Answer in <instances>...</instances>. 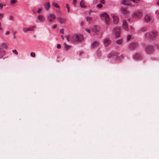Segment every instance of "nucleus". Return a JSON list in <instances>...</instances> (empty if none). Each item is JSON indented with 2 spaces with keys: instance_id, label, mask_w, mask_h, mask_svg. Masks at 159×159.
Segmentation results:
<instances>
[{
  "instance_id": "obj_4",
  "label": "nucleus",
  "mask_w": 159,
  "mask_h": 159,
  "mask_svg": "<svg viewBox=\"0 0 159 159\" xmlns=\"http://www.w3.org/2000/svg\"><path fill=\"white\" fill-rule=\"evenodd\" d=\"M45 19L44 17L42 15H39L37 18V19L36 21L37 22H43Z\"/></svg>"
},
{
  "instance_id": "obj_29",
  "label": "nucleus",
  "mask_w": 159,
  "mask_h": 159,
  "mask_svg": "<svg viewBox=\"0 0 159 159\" xmlns=\"http://www.w3.org/2000/svg\"><path fill=\"white\" fill-rule=\"evenodd\" d=\"M131 1L133 2H134L137 3H139L140 0H130Z\"/></svg>"
},
{
  "instance_id": "obj_53",
  "label": "nucleus",
  "mask_w": 159,
  "mask_h": 159,
  "mask_svg": "<svg viewBox=\"0 0 159 159\" xmlns=\"http://www.w3.org/2000/svg\"><path fill=\"white\" fill-rule=\"evenodd\" d=\"M98 56H100L101 55V53L99 52H98Z\"/></svg>"
},
{
  "instance_id": "obj_44",
  "label": "nucleus",
  "mask_w": 159,
  "mask_h": 159,
  "mask_svg": "<svg viewBox=\"0 0 159 159\" xmlns=\"http://www.w3.org/2000/svg\"><path fill=\"white\" fill-rule=\"evenodd\" d=\"M57 48L58 49H60L61 48V45L60 44H58L57 45Z\"/></svg>"
},
{
  "instance_id": "obj_33",
  "label": "nucleus",
  "mask_w": 159,
  "mask_h": 159,
  "mask_svg": "<svg viewBox=\"0 0 159 159\" xmlns=\"http://www.w3.org/2000/svg\"><path fill=\"white\" fill-rule=\"evenodd\" d=\"M23 30L25 33H26L27 31H28V29L26 28H23Z\"/></svg>"
},
{
  "instance_id": "obj_26",
  "label": "nucleus",
  "mask_w": 159,
  "mask_h": 159,
  "mask_svg": "<svg viewBox=\"0 0 159 159\" xmlns=\"http://www.w3.org/2000/svg\"><path fill=\"white\" fill-rule=\"evenodd\" d=\"M52 5L53 6H54L57 8H59L60 7L59 6V5L56 3L54 2L52 3Z\"/></svg>"
},
{
  "instance_id": "obj_35",
  "label": "nucleus",
  "mask_w": 159,
  "mask_h": 159,
  "mask_svg": "<svg viewBox=\"0 0 159 159\" xmlns=\"http://www.w3.org/2000/svg\"><path fill=\"white\" fill-rule=\"evenodd\" d=\"M97 6L98 8H101L102 7V5L101 4H99L97 5Z\"/></svg>"
},
{
  "instance_id": "obj_30",
  "label": "nucleus",
  "mask_w": 159,
  "mask_h": 159,
  "mask_svg": "<svg viewBox=\"0 0 159 159\" xmlns=\"http://www.w3.org/2000/svg\"><path fill=\"white\" fill-rule=\"evenodd\" d=\"M17 2V0H11V4H13Z\"/></svg>"
},
{
  "instance_id": "obj_19",
  "label": "nucleus",
  "mask_w": 159,
  "mask_h": 159,
  "mask_svg": "<svg viewBox=\"0 0 159 159\" xmlns=\"http://www.w3.org/2000/svg\"><path fill=\"white\" fill-rule=\"evenodd\" d=\"M64 48L66 51L68 50L71 48V46L67 45L65 43L63 44Z\"/></svg>"
},
{
  "instance_id": "obj_1",
  "label": "nucleus",
  "mask_w": 159,
  "mask_h": 159,
  "mask_svg": "<svg viewBox=\"0 0 159 159\" xmlns=\"http://www.w3.org/2000/svg\"><path fill=\"white\" fill-rule=\"evenodd\" d=\"M101 18L102 20H105L107 24H108L110 23V19L108 15L106 13H103L101 15Z\"/></svg>"
},
{
  "instance_id": "obj_16",
  "label": "nucleus",
  "mask_w": 159,
  "mask_h": 159,
  "mask_svg": "<svg viewBox=\"0 0 159 159\" xmlns=\"http://www.w3.org/2000/svg\"><path fill=\"white\" fill-rule=\"evenodd\" d=\"M112 16L113 18L114 23L115 24H117L119 21L118 17L114 15H113Z\"/></svg>"
},
{
  "instance_id": "obj_17",
  "label": "nucleus",
  "mask_w": 159,
  "mask_h": 159,
  "mask_svg": "<svg viewBox=\"0 0 159 159\" xmlns=\"http://www.w3.org/2000/svg\"><path fill=\"white\" fill-rule=\"evenodd\" d=\"M44 7L47 11H48L50 7V3L49 2H46L44 4Z\"/></svg>"
},
{
  "instance_id": "obj_61",
  "label": "nucleus",
  "mask_w": 159,
  "mask_h": 159,
  "mask_svg": "<svg viewBox=\"0 0 159 159\" xmlns=\"http://www.w3.org/2000/svg\"><path fill=\"white\" fill-rule=\"evenodd\" d=\"M1 23L0 22V26H1Z\"/></svg>"
},
{
  "instance_id": "obj_52",
  "label": "nucleus",
  "mask_w": 159,
  "mask_h": 159,
  "mask_svg": "<svg viewBox=\"0 0 159 159\" xmlns=\"http://www.w3.org/2000/svg\"><path fill=\"white\" fill-rule=\"evenodd\" d=\"M80 24L81 26H83L84 25V22L82 21L81 22Z\"/></svg>"
},
{
  "instance_id": "obj_37",
  "label": "nucleus",
  "mask_w": 159,
  "mask_h": 159,
  "mask_svg": "<svg viewBox=\"0 0 159 159\" xmlns=\"http://www.w3.org/2000/svg\"><path fill=\"white\" fill-rule=\"evenodd\" d=\"M77 2V0H73V4H74V6H75Z\"/></svg>"
},
{
  "instance_id": "obj_22",
  "label": "nucleus",
  "mask_w": 159,
  "mask_h": 159,
  "mask_svg": "<svg viewBox=\"0 0 159 159\" xmlns=\"http://www.w3.org/2000/svg\"><path fill=\"white\" fill-rule=\"evenodd\" d=\"M80 6L82 8H84L86 7V6L84 4V1L83 0L80 2Z\"/></svg>"
},
{
  "instance_id": "obj_6",
  "label": "nucleus",
  "mask_w": 159,
  "mask_h": 159,
  "mask_svg": "<svg viewBox=\"0 0 159 159\" xmlns=\"http://www.w3.org/2000/svg\"><path fill=\"white\" fill-rule=\"evenodd\" d=\"M121 13L125 16H127L129 14V11L125 7H121L120 8Z\"/></svg>"
},
{
  "instance_id": "obj_55",
  "label": "nucleus",
  "mask_w": 159,
  "mask_h": 159,
  "mask_svg": "<svg viewBox=\"0 0 159 159\" xmlns=\"http://www.w3.org/2000/svg\"><path fill=\"white\" fill-rule=\"evenodd\" d=\"M157 4L158 5H159V0L157 2Z\"/></svg>"
},
{
  "instance_id": "obj_18",
  "label": "nucleus",
  "mask_w": 159,
  "mask_h": 159,
  "mask_svg": "<svg viewBox=\"0 0 159 159\" xmlns=\"http://www.w3.org/2000/svg\"><path fill=\"white\" fill-rule=\"evenodd\" d=\"M57 20L61 24H64L66 21V19L63 18H57Z\"/></svg>"
},
{
  "instance_id": "obj_8",
  "label": "nucleus",
  "mask_w": 159,
  "mask_h": 159,
  "mask_svg": "<svg viewBox=\"0 0 159 159\" xmlns=\"http://www.w3.org/2000/svg\"><path fill=\"white\" fill-rule=\"evenodd\" d=\"M152 34L149 35V34H147V36H148L149 38L153 39L157 35V32L156 30H153L152 31Z\"/></svg>"
},
{
  "instance_id": "obj_49",
  "label": "nucleus",
  "mask_w": 159,
  "mask_h": 159,
  "mask_svg": "<svg viewBox=\"0 0 159 159\" xmlns=\"http://www.w3.org/2000/svg\"><path fill=\"white\" fill-rule=\"evenodd\" d=\"M66 7L67 9H69V7L68 5L67 4H66Z\"/></svg>"
},
{
  "instance_id": "obj_11",
  "label": "nucleus",
  "mask_w": 159,
  "mask_h": 159,
  "mask_svg": "<svg viewBox=\"0 0 159 159\" xmlns=\"http://www.w3.org/2000/svg\"><path fill=\"white\" fill-rule=\"evenodd\" d=\"M110 40L108 38H106L104 40V44L106 47H107L110 44Z\"/></svg>"
},
{
  "instance_id": "obj_47",
  "label": "nucleus",
  "mask_w": 159,
  "mask_h": 159,
  "mask_svg": "<svg viewBox=\"0 0 159 159\" xmlns=\"http://www.w3.org/2000/svg\"><path fill=\"white\" fill-rule=\"evenodd\" d=\"M60 32L63 34L64 33V30L63 29H61L60 30Z\"/></svg>"
},
{
  "instance_id": "obj_15",
  "label": "nucleus",
  "mask_w": 159,
  "mask_h": 159,
  "mask_svg": "<svg viewBox=\"0 0 159 159\" xmlns=\"http://www.w3.org/2000/svg\"><path fill=\"white\" fill-rule=\"evenodd\" d=\"M99 46V43L95 41L91 44V48H94L98 47Z\"/></svg>"
},
{
  "instance_id": "obj_39",
  "label": "nucleus",
  "mask_w": 159,
  "mask_h": 159,
  "mask_svg": "<svg viewBox=\"0 0 159 159\" xmlns=\"http://www.w3.org/2000/svg\"><path fill=\"white\" fill-rule=\"evenodd\" d=\"M57 27V25L56 24H55L54 25H53L52 27V29H55L56 27Z\"/></svg>"
},
{
  "instance_id": "obj_32",
  "label": "nucleus",
  "mask_w": 159,
  "mask_h": 159,
  "mask_svg": "<svg viewBox=\"0 0 159 159\" xmlns=\"http://www.w3.org/2000/svg\"><path fill=\"white\" fill-rule=\"evenodd\" d=\"M132 37V36H131L130 35H127V40H129Z\"/></svg>"
},
{
  "instance_id": "obj_34",
  "label": "nucleus",
  "mask_w": 159,
  "mask_h": 159,
  "mask_svg": "<svg viewBox=\"0 0 159 159\" xmlns=\"http://www.w3.org/2000/svg\"><path fill=\"white\" fill-rule=\"evenodd\" d=\"M124 57V56L123 55H121L120 56H119L118 57H117V59H120H120H123Z\"/></svg>"
},
{
  "instance_id": "obj_3",
  "label": "nucleus",
  "mask_w": 159,
  "mask_h": 159,
  "mask_svg": "<svg viewBox=\"0 0 159 159\" xmlns=\"http://www.w3.org/2000/svg\"><path fill=\"white\" fill-rule=\"evenodd\" d=\"M145 51L148 53H152L154 51L153 47L151 46H148L145 48Z\"/></svg>"
},
{
  "instance_id": "obj_40",
  "label": "nucleus",
  "mask_w": 159,
  "mask_h": 159,
  "mask_svg": "<svg viewBox=\"0 0 159 159\" xmlns=\"http://www.w3.org/2000/svg\"><path fill=\"white\" fill-rule=\"evenodd\" d=\"M85 30L89 33H90V31L89 29L86 28L85 29Z\"/></svg>"
},
{
  "instance_id": "obj_46",
  "label": "nucleus",
  "mask_w": 159,
  "mask_h": 159,
  "mask_svg": "<svg viewBox=\"0 0 159 159\" xmlns=\"http://www.w3.org/2000/svg\"><path fill=\"white\" fill-rule=\"evenodd\" d=\"M155 13L156 14L159 15V9L157 10L156 11Z\"/></svg>"
},
{
  "instance_id": "obj_27",
  "label": "nucleus",
  "mask_w": 159,
  "mask_h": 159,
  "mask_svg": "<svg viewBox=\"0 0 159 159\" xmlns=\"http://www.w3.org/2000/svg\"><path fill=\"white\" fill-rule=\"evenodd\" d=\"M114 55V53L111 52L108 54L107 57L108 58H110L111 57L113 56Z\"/></svg>"
},
{
  "instance_id": "obj_56",
  "label": "nucleus",
  "mask_w": 159,
  "mask_h": 159,
  "mask_svg": "<svg viewBox=\"0 0 159 159\" xmlns=\"http://www.w3.org/2000/svg\"><path fill=\"white\" fill-rule=\"evenodd\" d=\"M92 12V11H91V10H90L89 11V13L90 14Z\"/></svg>"
},
{
  "instance_id": "obj_7",
  "label": "nucleus",
  "mask_w": 159,
  "mask_h": 159,
  "mask_svg": "<svg viewBox=\"0 0 159 159\" xmlns=\"http://www.w3.org/2000/svg\"><path fill=\"white\" fill-rule=\"evenodd\" d=\"M75 39L77 42H82L84 41V37L82 35L76 34L75 36Z\"/></svg>"
},
{
  "instance_id": "obj_21",
  "label": "nucleus",
  "mask_w": 159,
  "mask_h": 159,
  "mask_svg": "<svg viewBox=\"0 0 159 159\" xmlns=\"http://www.w3.org/2000/svg\"><path fill=\"white\" fill-rule=\"evenodd\" d=\"M36 26H32L27 28L28 29V31H32L34 30V28Z\"/></svg>"
},
{
  "instance_id": "obj_50",
  "label": "nucleus",
  "mask_w": 159,
  "mask_h": 159,
  "mask_svg": "<svg viewBox=\"0 0 159 159\" xmlns=\"http://www.w3.org/2000/svg\"><path fill=\"white\" fill-rule=\"evenodd\" d=\"M70 35H69L67 37V40L68 41H69V36Z\"/></svg>"
},
{
  "instance_id": "obj_14",
  "label": "nucleus",
  "mask_w": 159,
  "mask_h": 159,
  "mask_svg": "<svg viewBox=\"0 0 159 159\" xmlns=\"http://www.w3.org/2000/svg\"><path fill=\"white\" fill-rule=\"evenodd\" d=\"M92 30L94 32H98L100 31V28L98 26L94 25L92 28Z\"/></svg>"
},
{
  "instance_id": "obj_57",
  "label": "nucleus",
  "mask_w": 159,
  "mask_h": 159,
  "mask_svg": "<svg viewBox=\"0 0 159 159\" xmlns=\"http://www.w3.org/2000/svg\"><path fill=\"white\" fill-rule=\"evenodd\" d=\"M61 37L62 38V39H64V37H63V36L62 35V36H61Z\"/></svg>"
},
{
  "instance_id": "obj_23",
  "label": "nucleus",
  "mask_w": 159,
  "mask_h": 159,
  "mask_svg": "<svg viewBox=\"0 0 159 159\" xmlns=\"http://www.w3.org/2000/svg\"><path fill=\"white\" fill-rule=\"evenodd\" d=\"M134 58L137 59H139L141 58V56L139 54L137 53L134 55Z\"/></svg>"
},
{
  "instance_id": "obj_54",
  "label": "nucleus",
  "mask_w": 159,
  "mask_h": 159,
  "mask_svg": "<svg viewBox=\"0 0 159 159\" xmlns=\"http://www.w3.org/2000/svg\"><path fill=\"white\" fill-rule=\"evenodd\" d=\"M67 10H67V12H68V13H69L70 12L69 9H68Z\"/></svg>"
},
{
  "instance_id": "obj_9",
  "label": "nucleus",
  "mask_w": 159,
  "mask_h": 159,
  "mask_svg": "<svg viewBox=\"0 0 159 159\" xmlns=\"http://www.w3.org/2000/svg\"><path fill=\"white\" fill-rule=\"evenodd\" d=\"M121 2L125 6H134V5H132L131 2H129L127 0H122Z\"/></svg>"
},
{
  "instance_id": "obj_58",
  "label": "nucleus",
  "mask_w": 159,
  "mask_h": 159,
  "mask_svg": "<svg viewBox=\"0 0 159 159\" xmlns=\"http://www.w3.org/2000/svg\"><path fill=\"white\" fill-rule=\"evenodd\" d=\"M2 27H0V30H2Z\"/></svg>"
},
{
  "instance_id": "obj_59",
  "label": "nucleus",
  "mask_w": 159,
  "mask_h": 159,
  "mask_svg": "<svg viewBox=\"0 0 159 159\" xmlns=\"http://www.w3.org/2000/svg\"><path fill=\"white\" fill-rule=\"evenodd\" d=\"M127 20H128V21H130V19H127Z\"/></svg>"
},
{
  "instance_id": "obj_60",
  "label": "nucleus",
  "mask_w": 159,
  "mask_h": 159,
  "mask_svg": "<svg viewBox=\"0 0 159 159\" xmlns=\"http://www.w3.org/2000/svg\"><path fill=\"white\" fill-rule=\"evenodd\" d=\"M6 57H5L3 58L4 59H5V58H6Z\"/></svg>"
},
{
  "instance_id": "obj_41",
  "label": "nucleus",
  "mask_w": 159,
  "mask_h": 159,
  "mask_svg": "<svg viewBox=\"0 0 159 159\" xmlns=\"http://www.w3.org/2000/svg\"><path fill=\"white\" fill-rule=\"evenodd\" d=\"M100 2L101 3H102V4H105V1H104V0H100Z\"/></svg>"
},
{
  "instance_id": "obj_24",
  "label": "nucleus",
  "mask_w": 159,
  "mask_h": 159,
  "mask_svg": "<svg viewBox=\"0 0 159 159\" xmlns=\"http://www.w3.org/2000/svg\"><path fill=\"white\" fill-rule=\"evenodd\" d=\"M116 43L118 44L119 45H120L122 43V39H120L118 40H116Z\"/></svg>"
},
{
  "instance_id": "obj_13",
  "label": "nucleus",
  "mask_w": 159,
  "mask_h": 159,
  "mask_svg": "<svg viewBox=\"0 0 159 159\" xmlns=\"http://www.w3.org/2000/svg\"><path fill=\"white\" fill-rule=\"evenodd\" d=\"M151 19V16L149 14L146 15L144 17V20L146 22L150 21Z\"/></svg>"
},
{
  "instance_id": "obj_43",
  "label": "nucleus",
  "mask_w": 159,
  "mask_h": 159,
  "mask_svg": "<svg viewBox=\"0 0 159 159\" xmlns=\"http://www.w3.org/2000/svg\"><path fill=\"white\" fill-rule=\"evenodd\" d=\"M4 16V15L2 13H0V19H2Z\"/></svg>"
},
{
  "instance_id": "obj_48",
  "label": "nucleus",
  "mask_w": 159,
  "mask_h": 159,
  "mask_svg": "<svg viewBox=\"0 0 159 159\" xmlns=\"http://www.w3.org/2000/svg\"><path fill=\"white\" fill-rule=\"evenodd\" d=\"M13 17L12 16H9V19L10 20H12L13 19Z\"/></svg>"
},
{
  "instance_id": "obj_36",
  "label": "nucleus",
  "mask_w": 159,
  "mask_h": 159,
  "mask_svg": "<svg viewBox=\"0 0 159 159\" xmlns=\"http://www.w3.org/2000/svg\"><path fill=\"white\" fill-rule=\"evenodd\" d=\"M12 52L16 55L18 54V52L16 50H13L12 51Z\"/></svg>"
},
{
  "instance_id": "obj_28",
  "label": "nucleus",
  "mask_w": 159,
  "mask_h": 159,
  "mask_svg": "<svg viewBox=\"0 0 159 159\" xmlns=\"http://www.w3.org/2000/svg\"><path fill=\"white\" fill-rule=\"evenodd\" d=\"M2 47L3 48H7V46L6 43H2Z\"/></svg>"
},
{
  "instance_id": "obj_25",
  "label": "nucleus",
  "mask_w": 159,
  "mask_h": 159,
  "mask_svg": "<svg viewBox=\"0 0 159 159\" xmlns=\"http://www.w3.org/2000/svg\"><path fill=\"white\" fill-rule=\"evenodd\" d=\"M86 19L87 21L88 22L91 21L93 19L90 16L87 17Z\"/></svg>"
},
{
  "instance_id": "obj_2",
  "label": "nucleus",
  "mask_w": 159,
  "mask_h": 159,
  "mask_svg": "<svg viewBox=\"0 0 159 159\" xmlns=\"http://www.w3.org/2000/svg\"><path fill=\"white\" fill-rule=\"evenodd\" d=\"M113 33L115 35V37L118 38L120 36V29L119 27H116L114 29Z\"/></svg>"
},
{
  "instance_id": "obj_5",
  "label": "nucleus",
  "mask_w": 159,
  "mask_h": 159,
  "mask_svg": "<svg viewBox=\"0 0 159 159\" xmlns=\"http://www.w3.org/2000/svg\"><path fill=\"white\" fill-rule=\"evenodd\" d=\"M56 17L53 14H50L47 16V19L50 22H51L54 21L56 19Z\"/></svg>"
},
{
  "instance_id": "obj_38",
  "label": "nucleus",
  "mask_w": 159,
  "mask_h": 159,
  "mask_svg": "<svg viewBox=\"0 0 159 159\" xmlns=\"http://www.w3.org/2000/svg\"><path fill=\"white\" fill-rule=\"evenodd\" d=\"M17 33V31H15L13 33V38L15 39H16V37L15 36V34Z\"/></svg>"
},
{
  "instance_id": "obj_45",
  "label": "nucleus",
  "mask_w": 159,
  "mask_h": 159,
  "mask_svg": "<svg viewBox=\"0 0 159 159\" xmlns=\"http://www.w3.org/2000/svg\"><path fill=\"white\" fill-rule=\"evenodd\" d=\"M42 9L41 8H39L37 11L38 13H40L41 11H42Z\"/></svg>"
},
{
  "instance_id": "obj_42",
  "label": "nucleus",
  "mask_w": 159,
  "mask_h": 159,
  "mask_svg": "<svg viewBox=\"0 0 159 159\" xmlns=\"http://www.w3.org/2000/svg\"><path fill=\"white\" fill-rule=\"evenodd\" d=\"M5 5H3L2 4V3H0V9H1L4 6H5Z\"/></svg>"
},
{
  "instance_id": "obj_51",
  "label": "nucleus",
  "mask_w": 159,
  "mask_h": 159,
  "mask_svg": "<svg viewBox=\"0 0 159 159\" xmlns=\"http://www.w3.org/2000/svg\"><path fill=\"white\" fill-rule=\"evenodd\" d=\"M10 33V32L9 31H7L6 32V34L7 35V34H9Z\"/></svg>"
},
{
  "instance_id": "obj_31",
  "label": "nucleus",
  "mask_w": 159,
  "mask_h": 159,
  "mask_svg": "<svg viewBox=\"0 0 159 159\" xmlns=\"http://www.w3.org/2000/svg\"><path fill=\"white\" fill-rule=\"evenodd\" d=\"M30 56L32 57H34L35 56V53L34 52H32L30 54Z\"/></svg>"
},
{
  "instance_id": "obj_10",
  "label": "nucleus",
  "mask_w": 159,
  "mask_h": 159,
  "mask_svg": "<svg viewBox=\"0 0 159 159\" xmlns=\"http://www.w3.org/2000/svg\"><path fill=\"white\" fill-rule=\"evenodd\" d=\"M123 28L126 30H128V24L126 20H123V23L122 24Z\"/></svg>"
},
{
  "instance_id": "obj_20",
  "label": "nucleus",
  "mask_w": 159,
  "mask_h": 159,
  "mask_svg": "<svg viewBox=\"0 0 159 159\" xmlns=\"http://www.w3.org/2000/svg\"><path fill=\"white\" fill-rule=\"evenodd\" d=\"M6 53L5 51H0V59H1L5 55Z\"/></svg>"
},
{
  "instance_id": "obj_12",
  "label": "nucleus",
  "mask_w": 159,
  "mask_h": 159,
  "mask_svg": "<svg viewBox=\"0 0 159 159\" xmlns=\"http://www.w3.org/2000/svg\"><path fill=\"white\" fill-rule=\"evenodd\" d=\"M142 15L141 11L136 12L134 13V16L135 18H138L140 17Z\"/></svg>"
}]
</instances>
